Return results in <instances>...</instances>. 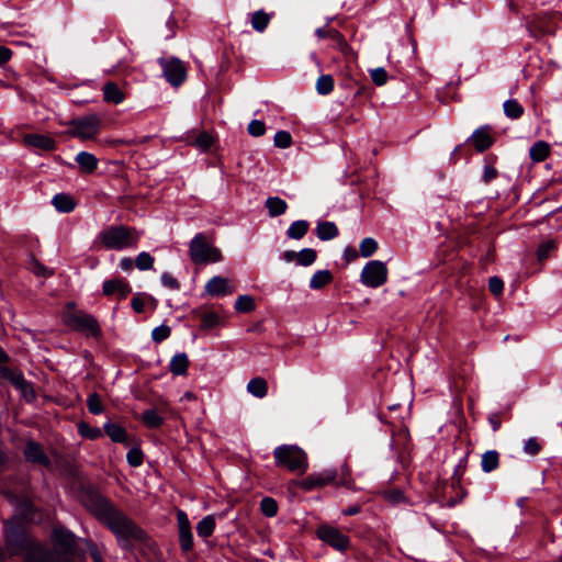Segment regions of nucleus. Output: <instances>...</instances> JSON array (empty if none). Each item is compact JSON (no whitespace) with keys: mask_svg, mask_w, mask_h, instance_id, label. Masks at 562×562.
I'll use <instances>...</instances> for the list:
<instances>
[{"mask_svg":"<svg viewBox=\"0 0 562 562\" xmlns=\"http://www.w3.org/2000/svg\"><path fill=\"white\" fill-rule=\"evenodd\" d=\"M85 505L115 535L122 548L131 550L133 542L145 540V532L102 495L89 494L85 499Z\"/></svg>","mask_w":562,"mask_h":562,"instance_id":"f257e3e1","label":"nucleus"},{"mask_svg":"<svg viewBox=\"0 0 562 562\" xmlns=\"http://www.w3.org/2000/svg\"><path fill=\"white\" fill-rule=\"evenodd\" d=\"M55 550H46L43 547L36 546L30 550L26 557L27 562H74L75 553V536L64 529L57 528L54 530Z\"/></svg>","mask_w":562,"mask_h":562,"instance_id":"f03ea898","label":"nucleus"},{"mask_svg":"<svg viewBox=\"0 0 562 562\" xmlns=\"http://www.w3.org/2000/svg\"><path fill=\"white\" fill-rule=\"evenodd\" d=\"M138 239L139 233L135 228L124 225L110 226L97 236V241L101 243L104 248L115 250L134 248Z\"/></svg>","mask_w":562,"mask_h":562,"instance_id":"7ed1b4c3","label":"nucleus"},{"mask_svg":"<svg viewBox=\"0 0 562 562\" xmlns=\"http://www.w3.org/2000/svg\"><path fill=\"white\" fill-rule=\"evenodd\" d=\"M189 255L195 265H209L222 261V251L206 237L199 233L190 241Z\"/></svg>","mask_w":562,"mask_h":562,"instance_id":"20e7f679","label":"nucleus"},{"mask_svg":"<svg viewBox=\"0 0 562 562\" xmlns=\"http://www.w3.org/2000/svg\"><path fill=\"white\" fill-rule=\"evenodd\" d=\"M273 457L278 465L285 467L292 472L302 474L307 470L306 453L296 446H279L274 449Z\"/></svg>","mask_w":562,"mask_h":562,"instance_id":"39448f33","label":"nucleus"},{"mask_svg":"<svg viewBox=\"0 0 562 562\" xmlns=\"http://www.w3.org/2000/svg\"><path fill=\"white\" fill-rule=\"evenodd\" d=\"M67 134L81 140L95 138L100 132L101 120L97 114H89L82 117L74 119L69 123Z\"/></svg>","mask_w":562,"mask_h":562,"instance_id":"423d86ee","label":"nucleus"},{"mask_svg":"<svg viewBox=\"0 0 562 562\" xmlns=\"http://www.w3.org/2000/svg\"><path fill=\"white\" fill-rule=\"evenodd\" d=\"M64 322L68 327L87 336L98 337L101 333L98 321L85 312L67 311L64 314Z\"/></svg>","mask_w":562,"mask_h":562,"instance_id":"0eeeda50","label":"nucleus"},{"mask_svg":"<svg viewBox=\"0 0 562 562\" xmlns=\"http://www.w3.org/2000/svg\"><path fill=\"white\" fill-rule=\"evenodd\" d=\"M360 278L364 285L379 288L387 280V268L380 260H371L363 267Z\"/></svg>","mask_w":562,"mask_h":562,"instance_id":"6e6552de","label":"nucleus"},{"mask_svg":"<svg viewBox=\"0 0 562 562\" xmlns=\"http://www.w3.org/2000/svg\"><path fill=\"white\" fill-rule=\"evenodd\" d=\"M331 483H337V472L334 469H327L318 473L310 474L304 480L297 482L296 485L304 491H313ZM338 483L346 484L347 480L342 477L338 481Z\"/></svg>","mask_w":562,"mask_h":562,"instance_id":"1a4fd4ad","label":"nucleus"},{"mask_svg":"<svg viewBox=\"0 0 562 562\" xmlns=\"http://www.w3.org/2000/svg\"><path fill=\"white\" fill-rule=\"evenodd\" d=\"M318 538L339 551L349 547V538L335 527L323 525L316 531Z\"/></svg>","mask_w":562,"mask_h":562,"instance_id":"9d476101","label":"nucleus"},{"mask_svg":"<svg viewBox=\"0 0 562 562\" xmlns=\"http://www.w3.org/2000/svg\"><path fill=\"white\" fill-rule=\"evenodd\" d=\"M164 76L172 86H180L186 79V68L181 60L171 58L169 60L161 59Z\"/></svg>","mask_w":562,"mask_h":562,"instance_id":"9b49d317","label":"nucleus"},{"mask_svg":"<svg viewBox=\"0 0 562 562\" xmlns=\"http://www.w3.org/2000/svg\"><path fill=\"white\" fill-rule=\"evenodd\" d=\"M177 522L179 528V542L183 551L188 552L193 547V535L191 525L187 514L183 510H178Z\"/></svg>","mask_w":562,"mask_h":562,"instance_id":"f8f14e48","label":"nucleus"},{"mask_svg":"<svg viewBox=\"0 0 562 562\" xmlns=\"http://www.w3.org/2000/svg\"><path fill=\"white\" fill-rule=\"evenodd\" d=\"M23 144L26 147L45 151H53L56 148V142L50 136L44 134H26L23 136Z\"/></svg>","mask_w":562,"mask_h":562,"instance_id":"ddd939ff","label":"nucleus"},{"mask_svg":"<svg viewBox=\"0 0 562 562\" xmlns=\"http://www.w3.org/2000/svg\"><path fill=\"white\" fill-rule=\"evenodd\" d=\"M205 292L212 296H221L233 293L234 289L226 278L215 276L205 284Z\"/></svg>","mask_w":562,"mask_h":562,"instance_id":"4468645a","label":"nucleus"},{"mask_svg":"<svg viewBox=\"0 0 562 562\" xmlns=\"http://www.w3.org/2000/svg\"><path fill=\"white\" fill-rule=\"evenodd\" d=\"M24 456L30 462L38 463L41 465L49 464L48 457L44 453L42 447L34 441H29L26 443Z\"/></svg>","mask_w":562,"mask_h":562,"instance_id":"2eb2a0df","label":"nucleus"},{"mask_svg":"<svg viewBox=\"0 0 562 562\" xmlns=\"http://www.w3.org/2000/svg\"><path fill=\"white\" fill-rule=\"evenodd\" d=\"M105 295L119 294L120 299L126 297L131 292L130 285L121 279L106 280L102 286Z\"/></svg>","mask_w":562,"mask_h":562,"instance_id":"dca6fc26","label":"nucleus"},{"mask_svg":"<svg viewBox=\"0 0 562 562\" xmlns=\"http://www.w3.org/2000/svg\"><path fill=\"white\" fill-rule=\"evenodd\" d=\"M75 161L78 164L79 170L82 173L94 172L98 168L99 162L98 158L93 154L88 151L78 153L75 157Z\"/></svg>","mask_w":562,"mask_h":562,"instance_id":"f3484780","label":"nucleus"},{"mask_svg":"<svg viewBox=\"0 0 562 562\" xmlns=\"http://www.w3.org/2000/svg\"><path fill=\"white\" fill-rule=\"evenodd\" d=\"M471 139L477 151L486 150L493 143L492 136L488 132V127L477 128L473 133Z\"/></svg>","mask_w":562,"mask_h":562,"instance_id":"a211bd4d","label":"nucleus"},{"mask_svg":"<svg viewBox=\"0 0 562 562\" xmlns=\"http://www.w3.org/2000/svg\"><path fill=\"white\" fill-rule=\"evenodd\" d=\"M103 99L105 102L120 104L124 101V92L114 82H106L103 86Z\"/></svg>","mask_w":562,"mask_h":562,"instance_id":"6ab92c4d","label":"nucleus"},{"mask_svg":"<svg viewBox=\"0 0 562 562\" xmlns=\"http://www.w3.org/2000/svg\"><path fill=\"white\" fill-rule=\"evenodd\" d=\"M270 21L271 14L262 9L250 14L251 27L258 33H262L268 27Z\"/></svg>","mask_w":562,"mask_h":562,"instance_id":"aec40b11","label":"nucleus"},{"mask_svg":"<svg viewBox=\"0 0 562 562\" xmlns=\"http://www.w3.org/2000/svg\"><path fill=\"white\" fill-rule=\"evenodd\" d=\"M338 228L334 222L319 221L316 226V235L321 240H330L338 236Z\"/></svg>","mask_w":562,"mask_h":562,"instance_id":"412c9836","label":"nucleus"},{"mask_svg":"<svg viewBox=\"0 0 562 562\" xmlns=\"http://www.w3.org/2000/svg\"><path fill=\"white\" fill-rule=\"evenodd\" d=\"M189 367V358L184 352L175 355L169 363V369L175 375H183Z\"/></svg>","mask_w":562,"mask_h":562,"instance_id":"4be33fe9","label":"nucleus"},{"mask_svg":"<svg viewBox=\"0 0 562 562\" xmlns=\"http://www.w3.org/2000/svg\"><path fill=\"white\" fill-rule=\"evenodd\" d=\"M271 217H277L285 213L288 204L279 196H269L265 203Z\"/></svg>","mask_w":562,"mask_h":562,"instance_id":"5701e85b","label":"nucleus"},{"mask_svg":"<svg viewBox=\"0 0 562 562\" xmlns=\"http://www.w3.org/2000/svg\"><path fill=\"white\" fill-rule=\"evenodd\" d=\"M247 391L257 398H263L268 393V383L263 378H254L248 382Z\"/></svg>","mask_w":562,"mask_h":562,"instance_id":"b1692460","label":"nucleus"},{"mask_svg":"<svg viewBox=\"0 0 562 562\" xmlns=\"http://www.w3.org/2000/svg\"><path fill=\"white\" fill-rule=\"evenodd\" d=\"M308 227H310V225H308L307 221H305V220L295 221L289 226V228L286 231V236L291 239L299 240L306 235Z\"/></svg>","mask_w":562,"mask_h":562,"instance_id":"393cba45","label":"nucleus"},{"mask_svg":"<svg viewBox=\"0 0 562 562\" xmlns=\"http://www.w3.org/2000/svg\"><path fill=\"white\" fill-rule=\"evenodd\" d=\"M499 454L495 450H488L482 456L481 467L486 473H490L498 468Z\"/></svg>","mask_w":562,"mask_h":562,"instance_id":"a878e982","label":"nucleus"},{"mask_svg":"<svg viewBox=\"0 0 562 562\" xmlns=\"http://www.w3.org/2000/svg\"><path fill=\"white\" fill-rule=\"evenodd\" d=\"M104 431L114 442H127V435L125 429L114 423H106L104 425Z\"/></svg>","mask_w":562,"mask_h":562,"instance_id":"bb28decb","label":"nucleus"},{"mask_svg":"<svg viewBox=\"0 0 562 562\" xmlns=\"http://www.w3.org/2000/svg\"><path fill=\"white\" fill-rule=\"evenodd\" d=\"M53 205L57 211L68 213L75 209V202L72 198L65 193L56 194L52 200Z\"/></svg>","mask_w":562,"mask_h":562,"instance_id":"cd10ccee","label":"nucleus"},{"mask_svg":"<svg viewBox=\"0 0 562 562\" xmlns=\"http://www.w3.org/2000/svg\"><path fill=\"white\" fill-rule=\"evenodd\" d=\"M331 280L333 276L329 270H318L312 276L310 280V288L319 290L328 284Z\"/></svg>","mask_w":562,"mask_h":562,"instance_id":"c85d7f7f","label":"nucleus"},{"mask_svg":"<svg viewBox=\"0 0 562 562\" xmlns=\"http://www.w3.org/2000/svg\"><path fill=\"white\" fill-rule=\"evenodd\" d=\"M530 158L533 161H542L544 160L549 154H550V146L548 143L540 140L532 145L530 148Z\"/></svg>","mask_w":562,"mask_h":562,"instance_id":"c756f323","label":"nucleus"},{"mask_svg":"<svg viewBox=\"0 0 562 562\" xmlns=\"http://www.w3.org/2000/svg\"><path fill=\"white\" fill-rule=\"evenodd\" d=\"M503 108L505 115L512 120H517L524 114L522 105L515 99L506 100Z\"/></svg>","mask_w":562,"mask_h":562,"instance_id":"7c9ffc66","label":"nucleus"},{"mask_svg":"<svg viewBox=\"0 0 562 562\" xmlns=\"http://www.w3.org/2000/svg\"><path fill=\"white\" fill-rule=\"evenodd\" d=\"M215 529V519L212 515L205 516L202 518L198 526H196V532L198 536L201 538H207L210 537Z\"/></svg>","mask_w":562,"mask_h":562,"instance_id":"2f4dec72","label":"nucleus"},{"mask_svg":"<svg viewBox=\"0 0 562 562\" xmlns=\"http://www.w3.org/2000/svg\"><path fill=\"white\" fill-rule=\"evenodd\" d=\"M142 420L148 428H158L164 424V418L156 409H146L143 412Z\"/></svg>","mask_w":562,"mask_h":562,"instance_id":"473e14b6","label":"nucleus"},{"mask_svg":"<svg viewBox=\"0 0 562 562\" xmlns=\"http://www.w3.org/2000/svg\"><path fill=\"white\" fill-rule=\"evenodd\" d=\"M334 90V78L330 75H322L316 81V91L322 95H327Z\"/></svg>","mask_w":562,"mask_h":562,"instance_id":"72a5a7b5","label":"nucleus"},{"mask_svg":"<svg viewBox=\"0 0 562 562\" xmlns=\"http://www.w3.org/2000/svg\"><path fill=\"white\" fill-rule=\"evenodd\" d=\"M316 35L319 38H325V37L331 38L334 42L337 43V45L339 46V48L341 50H344V48L347 46L342 35L336 30L317 29Z\"/></svg>","mask_w":562,"mask_h":562,"instance_id":"f704fd0d","label":"nucleus"},{"mask_svg":"<svg viewBox=\"0 0 562 562\" xmlns=\"http://www.w3.org/2000/svg\"><path fill=\"white\" fill-rule=\"evenodd\" d=\"M317 254L313 248H304L297 252L296 262L300 266L308 267L315 262Z\"/></svg>","mask_w":562,"mask_h":562,"instance_id":"c9c22d12","label":"nucleus"},{"mask_svg":"<svg viewBox=\"0 0 562 562\" xmlns=\"http://www.w3.org/2000/svg\"><path fill=\"white\" fill-rule=\"evenodd\" d=\"M78 432L82 437L91 439V440L98 439V438L102 437V435H103V432L100 428L91 427L87 423H80L78 425Z\"/></svg>","mask_w":562,"mask_h":562,"instance_id":"e433bc0d","label":"nucleus"},{"mask_svg":"<svg viewBox=\"0 0 562 562\" xmlns=\"http://www.w3.org/2000/svg\"><path fill=\"white\" fill-rule=\"evenodd\" d=\"M154 257L147 252V251H142L137 255L136 259H135V266L137 269L142 270V271H146V270H150L154 266Z\"/></svg>","mask_w":562,"mask_h":562,"instance_id":"4c0bfd02","label":"nucleus"},{"mask_svg":"<svg viewBox=\"0 0 562 562\" xmlns=\"http://www.w3.org/2000/svg\"><path fill=\"white\" fill-rule=\"evenodd\" d=\"M255 306V300L250 295H240L235 303L236 311L241 313L251 312Z\"/></svg>","mask_w":562,"mask_h":562,"instance_id":"58836bf2","label":"nucleus"},{"mask_svg":"<svg viewBox=\"0 0 562 562\" xmlns=\"http://www.w3.org/2000/svg\"><path fill=\"white\" fill-rule=\"evenodd\" d=\"M378 249V243L371 237L362 239L359 250L362 257L367 258L372 256Z\"/></svg>","mask_w":562,"mask_h":562,"instance_id":"ea45409f","label":"nucleus"},{"mask_svg":"<svg viewBox=\"0 0 562 562\" xmlns=\"http://www.w3.org/2000/svg\"><path fill=\"white\" fill-rule=\"evenodd\" d=\"M87 406L90 413L99 415L103 413L104 407L100 396L97 393H91L87 398Z\"/></svg>","mask_w":562,"mask_h":562,"instance_id":"a19ab883","label":"nucleus"},{"mask_svg":"<svg viewBox=\"0 0 562 562\" xmlns=\"http://www.w3.org/2000/svg\"><path fill=\"white\" fill-rule=\"evenodd\" d=\"M260 509L267 517H273L278 513V504L271 497H265L260 503Z\"/></svg>","mask_w":562,"mask_h":562,"instance_id":"79ce46f5","label":"nucleus"},{"mask_svg":"<svg viewBox=\"0 0 562 562\" xmlns=\"http://www.w3.org/2000/svg\"><path fill=\"white\" fill-rule=\"evenodd\" d=\"M273 143L279 148H288L292 144V136L286 131H279L274 135Z\"/></svg>","mask_w":562,"mask_h":562,"instance_id":"37998d69","label":"nucleus"},{"mask_svg":"<svg viewBox=\"0 0 562 562\" xmlns=\"http://www.w3.org/2000/svg\"><path fill=\"white\" fill-rule=\"evenodd\" d=\"M370 77H371V80L376 86L385 85L387 81V78H389L387 72L383 67H378V68L371 69Z\"/></svg>","mask_w":562,"mask_h":562,"instance_id":"c03bdc74","label":"nucleus"},{"mask_svg":"<svg viewBox=\"0 0 562 562\" xmlns=\"http://www.w3.org/2000/svg\"><path fill=\"white\" fill-rule=\"evenodd\" d=\"M218 324H220V316L214 312H207L201 318V326L203 329L214 328Z\"/></svg>","mask_w":562,"mask_h":562,"instance_id":"a18cd8bd","label":"nucleus"},{"mask_svg":"<svg viewBox=\"0 0 562 562\" xmlns=\"http://www.w3.org/2000/svg\"><path fill=\"white\" fill-rule=\"evenodd\" d=\"M171 334V329L167 325H160L153 329L151 338L156 342H161L167 339Z\"/></svg>","mask_w":562,"mask_h":562,"instance_id":"49530a36","label":"nucleus"},{"mask_svg":"<svg viewBox=\"0 0 562 562\" xmlns=\"http://www.w3.org/2000/svg\"><path fill=\"white\" fill-rule=\"evenodd\" d=\"M554 249H555V244L553 240H549V241L541 244L537 250L538 260L542 261V260L547 259Z\"/></svg>","mask_w":562,"mask_h":562,"instance_id":"de8ad7c7","label":"nucleus"},{"mask_svg":"<svg viewBox=\"0 0 562 562\" xmlns=\"http://www.w3.org/2000/svg\"><path fill=\"white\" fill-rule=\"evenodd\" d=\"M248 133L251 136L259 137L262 136L266 133V125L262 121L259 120H252L248 124Z\"/></svg>","mask_w":562,"mask_h":562,"instance_id":"09e8293b","label":"nucleus"},{"mask_svg":"<svg viewBox=\"0 0 562 562\" xmlns=\"http://www.w3.org/2000/svg\"><path fill=\"white\" fill-rule=\"evenodd\" d=\"M213 144V138L210 134L203 132L194 140V146L201 150H207Z\"/></svg>","mask_w":562,"mask_h":562,"instance_id":"8fccbe9b","label":"nucleus"},{"mask_svg":"<svg viewBox=\"0 0 562 562\" xmlns=\"http://www.w3.org/2000/svg\"><path fill=\"white\" fill-rule=\"evenodd\" d=\"M126 459L130 465L139 467L143 463V452L137 448H133L127 452Z\"/></svg>","mask_w":562,"mask_h":562,"instance_id":"3c124183","label":"nucleus"},{"mask_svg":"<svg viewBox=\"0 0 562 562\" xmlns=\"http://www.w3.org/2000/svg\"><path fill=\"white\" fill-rule=\"evenodd\" d=\"M541 450V445L540 442L537 440V438L535 437H531L529 438L525 445H524V451L527 453V454H530V456H536L540 452Z\"/></svg>","mask_w":562,"mask_h":562,"instance_id":"603ef678","label":"nucleus"},{"mask_svg":"<svg viewBox=\"0 0 562 562\" xmlns=\"http://www.w3.org/2000/svg\"><path fill=\"white\" fill-rule=\"evenodd\" d=\"M384 497L386 501H389L391 504H400L405 502V496L402 491L400 490H390L384 493Z\"/></svg>","mask_w":562,"mask_h":562,"instance_id":"864d4df0","label":"nucleus"},{"mask_svg":"<svg viewBox=\"0 0 562 562\" xmlns=\"http://www.w3.org/2000/svg\"><path fill=\"white\" fill-rule=\"evenodd\" d=\"M488 289L494 295H501L504 290V282L498 277H492L488 280Z\"/></svg>","mask_w":562,"mask_h":562,"instance_id":"5fc2aeb1","label":"nucleus"},{"mask_svg":"<svg viewBox=\"0 0 562 562\" xmlns=\"http://www.w3.org/2000/svg\"><path fill=\"white\" fill-rule=\"evenodd\" d=\"M33 505L29 501H23L19 505V514L23 517L25 520H33V514H32Z\"/></svg>","mask_w":562,"mask_h":562,"instance_id":"6e6d98bb","label":"nucleus"},{"mask_svg":"<svg viewBox=\"0 0 562 562\" xmlns=\"http://www.w3.org/2000/svg\"><path fill=\"white\" fill-rule=\"evenodd\" d=\"M161 283L171 289V290H179L180 289V283L179 281L173 278L170 273L168 272H165L161 274Z\"/></svg>","mask_w":562,"mask_h":562,"instance_id":"4d7b16f0","label":"nucleus"},{"mask_svg":"<svg viewBox=\"0 0 562 562\" xmlns=\"http://www.w3.org/2000/svg\"><path fill=\"white\" fill-rule=\"evenodd\" d=\"M13 385H15L20 390L30 389V383L25 381L23 375L21 373H14L12 372V375L9 376V379Z\"/></svg>","mask_w":562,"mask_h":562,"instance_id":"13d9d810","label":"nucleus"},{"mask_svg":"<svg viewBox=\"0 0 562 562\" xmlns=\"http://www.w3.org/2000/svg\"><path fill=\"white\" fill-rule=\"evenodd\" d=\"M496 177H497L496 169L494 167L490 166V165H486L484 167V171H483V180H484V182L488 183L490 181H492Z\"/></svg>","mask_w":562,"mask_h":562,"instance_id":"bf43d9fd","label":"nucleus"},{"mask_svg":"<svg viewBox=\"0 0 562 562\" xmlns=\"http://www.w3.org/2000/svg\"><path fill=\"white\" fill-rule=\"evenodd\" d=\"M132 307L133 310L136 312V313H142L144 311V307H145V301L144 299L140 296V295H135L133 299H132Z\"/></svg>","mask_w":562,"mask_h":562,"instance_id":"052dcab7","label":"nucleus"},{"mask_svg":"<svg viewBox=\"0 0 562 562\" xmlns=\"http://www.w3.org/2000/svg\"><path fill=\"white\" fill-rule=\"evenodd\" d=\"M12 56V52L5 47V46H0V65H3L4 63H7Z\"/></svg>","mask_w":562,"mask_h":562,"instance_id":"680f3d73","label":"nucleus"},{"mask_svg":"<svg viewBox=\"0 0 562 562\" xmlns=\"http://www.w3.org/2000/svg\"><path fill=\"white\" fill-rule=\"evenodd\" d=\"M33 272L36 274V276H49L52 274V272H49L44 266H42L41 263L38 262H35L34 266H33Z\"/></svg>","mask_w":562,"mask_h":562,"instance_id":"e2e57ef3","label":"nucleus"},{"mask_svg":"<svg viewBox=\"0 0 562 562\" xmlns=\"http://www.w3.org/2000/svg\"><path fill=\"white\" fill-rule=\"evenodd\" d=\"M119 265L123 271H131L133 269V260L128 257L122 258Z\"/></svg>","mask_w":562,"mask_h":562,"instance_id":"0e129e2a","label":"nucleus"},{"mask_svg":"<svg viewBox=\"0 0 562 562\" xmlns=\"http://www.w3.org/2000/svg\"><path fill=\"white\" fill-rule=\"evenodd\" d=\"M488 422H490V425L492 426V429L494 431H497L499 428H501V419L498 416L496 415H492L490 418H488Z\"/></svg>","mask_w":562,"mask_h":562,"instance_id":"69168bd1","label":"nucleus"},{"mask_svg":"<svg viewBox=\"0 0 562 562\" xmlns=\"http://www.w3.org/2000/svg\"><path fill=\"white\" fill-rule=\"evenodd\" d=\"M297 259V252L293 250H288L283 254V260L286 262H292Z\"/></svg>","mask_w":562,"mask_h":562,"instance_id":"338daca9","label":"nucleus"},{"mask_svg":"<svg viewBox=\"0 0 562 562\" xmlns=\"http://www.w3.org/2000/svg\"><path fill=\"white\" fill-rule=\"evenodd\" d=\"M91 557L93 559V562H102V557L99 552V550L95 547H92L90 549Z\"/></svg>","mask_w":562,"mask_h":562,"instance_id":"774afa93","label":"nucleus"}]
</instances>
